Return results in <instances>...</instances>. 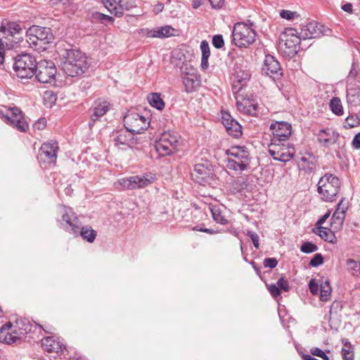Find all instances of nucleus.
<instances>
[{"instance_id": "4468645a", "label": "nucleus", "mask_w": 360, "mask_h": 360, "mask_svg": "<svg viewBox=\"0 0 360 360\" xmlns=\"http://www.w3.org/2000/svg\"><path fill=\"white\" fill-rule=\"evenodd\" d=\"M0 117L5 118L7 124L12 125L20 131L24 132L28 129V124L18 108L7 109L6 113L0 110Z\"/></svg>"}, {"instance_id": "e2e57ef3", "label": "nucleus", "mask_w": 360, "mask_h": 360, "mask_svg": "<svg viewBox=\"0 0 360 360\" xmlns=\"http://www.w3.org/2000/svg\"><path fill=\"white\" fill-rule=\"evenodd\" d=\"M342 9L349 13H352V4L351 3H346L345 4L342 6Z\"/></svg>"}, {"instance_id": "49530a36", "label": "nucleus", "mask_w": 360, "mask_h": 360, "mask_svg": "<svg viewBox=\"0 0 360 360\" xmlns=\"http://www.w3.org/2000/svg\"><path fill=\"white\" fill-rule=\"evenodd\" d=\"M200 50L202 52V57H210V51L209 44L206 40H203L200 43Z\"/></svg>"}, {"instance_id": "aec40b11", "label": "nucleus", "mask_w": 360, "mask_h": 360, "mask_svg": "<svg viewBox=\"0 0 360 360\" xmlns=\"http://www.w3.org/2000/svg\"><path fill=\"white\" fill-rule=\"evenodd\" d=\"M270 129L274 135L273 141L275 142L285 141L292 133L291 125L286 122H274L271 124Z\"/></svg>"}, {"instance_id": "f3484780", "label": "nucleus", "mask_w": 360, "mask_h": 360, "mask_svg": "<svg viewBox=\"0 0 360 360\" xmlns=\"http://www.w3.org/2000/svg\"><path fill=\"white\" fill-rule=\"evenodd\" d=\"M58 150V143L51 141L42 144L39 153V159L49 164H55Z\"/></svg>"}, {"instance_id": "9b49d317", "label": "nucleus", "mask_w": 360, "mask_h": 360, "mask_svg": "<svg viewBox=\"0 0 360 360\" xmlns=\"http://www.w3.org/2000/svg\"><path fill=\"white\" fill-rule=\"evenodd\" d=\"M244 63L245 61L242 58H238L236 60L233 73L235 79L232 86L234 94H238L241 91L250 76L247 69L248 66Z\"/></svg>"}, {"instance_id": "603ef678", "label": "nucleus", "mask_w": 360, "mask_h": 360, "mask_svg": "<svg viewBox=\"0 0 360 360\" xmlns=\"http://www.w3.org/2000/svg\"><path fill=\"white\" fill-rule=\"evenodd\" d=\"M347 208H348V202L344 198H342L340 201V202L338 204V207L336 209V211H340L343 214H345L346 211L347 210Z\"/></svg>"}, {"instance_id": "b1692460", "label": "nucleus", "mask_w": 360, "mask_h": 360, "mask_svg": "<svg viewBox=\"0 0 360 360\" xmlns=\"http://www.w3.org/2000/svg\"><path fill=\"white\" fill-rule=\"evenodd\" d=\"M317 136L321 144L325 147H329L337 142L339 134L332 129H324L319 131Z\"/></svg>"}, {"instance_id": "680f3d73", "label": "nucleus", "mask_w": 360, "mask_h": 360, "mask_svg": "<svg viewBox=\"0 0 360 360\" xmlns=\"http://www.w3.org/2000/svg\"><path fill=\"white\" fill-rule=\"evenodd\" d=\"M346 123L348 124L349 127H354L356 125L358 122L353 117H347L346 119Z\"/></svg>"}, {"instance_id": "3c124183", "label": "nucleus", "mask_w": 360, "mask_h": 360, "mask_svg": "<svg viewBox=\"0 0 360 360\" xmlns=\"http://www.w3.org/2000/svg\"><path fill=\"white\" fill-rule=\"evenodd\" d=\"M279 290H283L285 292H288L289 290V285L288 282L284 278H281L276 283Z\"/></svg>"}, {"instance_id": "6e6d98bb", "label": "nucleus", "mask_w": 360, "mask_h": 360, "mask_svg": "<svg viewBox=\"0 0 360 360\" xmlns=\"http://www.w3.org/2000/svg\"><path fill=\"white\" fill-rule=\"evenodd\" d=\"M214 8H220L224 5V0H209Z\"/></svg>"}, {"instance_id": "20e7f679", "label": "nucleus", "mask_w": 360, "mask_h": 360, "mask_svg": "<svg viewBox=\"0 0 360 360\" xmlns=\"http://www.w3.org/2000/svg\"><path fill=\"white\" fill-rule=\"evenodd\" d=\"M31 325L27 321H18L15 326L8 323L4 325L0 330V342L12 344L20 340L30 331Z\"/></svg>"}, {"instance_id": "39448f33", "label": "nucleus", "mask_w": 360, "mask_h": 360, "mask_svg": "<svg viewBox=\"0 0 360 360\" xmlns=\"http://www.w3.org/2000/svg\"><path fill=\"white\" fill-rule=\"evenodd\" d=\"M180 135L174 131L162 133L156 141L155 148L160 156L170 155L179 150L180 146Z\"/></svg>"}, {"instance_id": "393cba45", "label": "nucleus", "mask_w": 360, "mask_h": 360, "mask_svg": "<svg viewBox=\"0 0 360 360\" xmlns=\"http://www.w3.org/2000/svg\"><path fill=\"white\" fill-rule=\"evenodd\" d=\"M63 221L68 224L74 234L79 233V227L77 226V218L70 207L63 206L60 208Z\"/></svg>"}, {"instance_id": "cd10ccee", "label": "nucleus", "mask_w": 360, "mask_h": 360, "mask_svg": "<svg viewBox=\"0 0 360 360\" xmlns=\"http://www.w3.org/2000/svg\"><path fill=\"white\" fill-rule=\"evenodd\" d=\"M41 345L44 350L49 353H59L65 346L54 337H46L41 340Z\"/></svg>"}, {"instance_id": "473e14b6", "label": "nucleus", "mask_w": 360, "mask_h": 360, "mask_svg": "<svg viewBox=\"0 0 360 360\" xmlns=\"http://www.w3.org/2000/svg\"><path fill=\"white\" fill-rule=\"evenodd\" d=\"M346 266L350 274L355 277H360V262L353 259L346 260Z\"/></svg>"}, {"instance_id": "0e129e2a", "label": "nucleus", "mask_w": 360, "mask_h": 360, "mask_svg": "<svg viewBox=\"0 0 360 360\" xmlns=\"http://www.w3.org/2000/svg\"><path fill=\"white\" fill-rule=\"evenodd\" d=\"M310 352L314 356H319L321 354L322 350L318 347H313L311 349Z\"/></svg>"}, {"instance_id": "423d86ee", "label": "nucleus", "mask_w": 360, "mask_h": 360, "mask_svg": "<svg viewBox=\"0 0 360 360\" xmlns=\"http://www.w3.org/2000/svg\"><path fill=\"white\" fill-rule=\"evenodd\" d=\"M340 181L339 179L331 174H326L321 177L317 187V191L321 199L326 202H333L339 192Z\"/></svg>"}, {"instance_id": "5701e85b", "label": "nucleus", "mask_w": 360, "mask_h": 360, "mask_svg": "<svg viewBox=\"0 0 360 360\" xmlns=\"http://www.w3.org/2000/svg\"><path fill=\"white\" fill-rule=\"evenodd\" d=\"M237 109L241 113L248 115L254 116L257 114V104L252 100L249 98H243L239 100L238 96H236Z\"/></svg>"}, {"instance_id": "4c0bfd02", "label": "nucleus", "mask_w": 360, "mask_h": 360, "mask_svg": "<svg viewBox=\"0 0 360 360\" xmlns=\"http://www.w3.org/2000/svg\"><path fill=\"white\" fill-rule=\"evenodd\" d=\"M330 108L332 112L337 115H342L343 114L341 101L337 97H334L330 100Z\"/></svg>"}, {"instance_id": "a878e982", "label": "nucleus", "mask_w": 360, "mask_h": 360, "mask_svg": "<svg viewBox=\"0 0 360 360\" xmlns=\"http://www.w3.org/2000/svg\"><path fill=\"white\" fill-rule=\"evenodd\" d=\"M322 27L323 26L317 22H310L303 26L300 32V36L303 39L319 37L322 34Z\"/></svg>"}, {"instance_id": "ea45409f", "label": "nucleus", "mask_w": 360, "mask_h": 360, "mask_svg": "<svg viewBox=\"0 0 360 360\" xmlns=\"http://www.w3.org/2000/svg\"><path fill=\"white\" fill-rule=\"evenodd\" d=\"M345 214L340 211H335L331 218V224H335L341 226L344 222Z\"/></svg>"}, {"instance_id": "2f4dec72", "label": "nucleus", "mask_w": 360, "mask_h": 360, "mask_svg": "<svg viewBox=\"0 0 360 360\" xmlns=\"http://www.w3.org/2000/svg\"><path fill=\"white\" fill-rule=\"evenodd\" d=\"M301 167L306 172L311 173L316 167L315 158L311 155L302 156L300 158Z\"/></svg>"}, {"instance_id": "c9c22d12", "label": "nucleus", "mask_w": 360, "mask_h": 360, "mask_svg": "<svg viewBox=\"0 0 360 360\" xmlns=\"http://www.w3.org/2000/svg\"><path fill=\"white\" fill-rule=\"evenodd\" d=\"M207 174V169L202 165H195L193 172L191 173L192 176L198 181L200 179H203Z\"/></svg>"}, {"instance_id": "c85d7f7f", "label": "nucleus", "mask_w": 360, "mask_h": 360, "mask_svg": "<svg viewBox=\"0 0 360 360\" xmlns=\"http://www.w3.org/2000/svg\"><path fill=\"white\" fill-rule=\"evenodd\" d=\"M313 233L319 236L323 240L330 243H336V237L333 231L323 226H317L313 229Z\"/></svg>"}, {"instance_id": "1a4fd4ad", "label": "nucleus", "mask_w": 360, "mask_h": 360, "mask_svg": "<svg viewBox=\"0 0 360 360\" xmlns=\"http://www.w3.org/2000/svg\"><path fill=\"white\" fill-rule=\"evenodd\" d=\"M155 179V174L147 173L143 175H136L121 179L117 181V184L123 189L134 190L146 187L153 183Z\"/></svg>"}, {"instance_id": "c03bdc74", "label": "nucleus", "mask_w": 360, "mask_h": 360, "mask_svg": "<svg viewBox=\"0 0 360 360\" xmlns=\"http://www.w3.org/2000/svg\"><path fill=\"white\" fill-rule=\"evenodd\" d=\"M212 44L216 49H221L224 46V41L222 35H214L212 37Z\"/></svg>"}, {"instance_id": "f257e3e1", "label": "nucleus", "mask_w": 360, "mask_h": 360, "mask_svg": "<svg viewBox=\"0 0 360 360\" xmlns=\"http://www.w3.org/2000/svg\"><path fill=\"white\" fill-rule=\"evenodd\" d=\"M65 60L62 63V68L66 75L77 77L82 75L89 68L86 57L78 50H65L63 55Z\"/></svg>"}, {"instance_id": "dca6fc26", "label": "nucleus", "mask_w": 360, "mask_h": 360, "mask_svg": "<svg viewBox=\"0 0 360 360\" xmlns=\"http://www.w3.org/2000/svg\"><path fill=\"white\" fill-rule=\"evenodd\" d=\"M104 6L112 15L122 16L124 11H129L134 6L131 0H102Z\"/></svg>"}, {"instance_id": "a18cd8bd", "label": "nucleus", "mask_w": 360, "mask_h": 360, "mask_svg": "<svg viewBox=\"0 0 360 360\" xmlns=\"http://www.w3.org/2000/svg\"><path fill=\"white\" fill-rule=\"evenodd\" d=\"M323 262V257L320 253L316 254L309 262L311 266H318Z\"/></svg>"}, {"instance_id": "5fc2aeb1", "label": "nucleus", "mask_w": 360, "mask_h": 360, "mask_svg": "<svg viewBox=\"0 0 360 360\" xmlns=\"http://www.w3.org/2000/svg\"><path fill=\"white\" fill-rule=\"evenodd\" d=\"M46 124V121L44 118H41L38 120L36 122L34 123L33 127L37 130H42L45 128Z\"/></svg>"}, {"instance_id": "338daca9", "label": "nucleus", "mask_w": 360, "mask_h": 360, "mask_svg": "<svg viewBox=\"0 0 360 360\" xmlns=\"http://www.w3.org/2000/svg\"><path fill=\"white\" fill-rule=\"evenodd\" d=\"M53 4H62L64 6H67L70 4L71 0H51Z\"/></svg>"}, {"instance_id": "052dcab7", "label": "nucleus", "mask_w": 360, "mask_h": 360, "mask_svg": "<svg viewBox=\"0 0 360 360\" xmlns=\"http://www.w3.org/2000/svg\"><path fill=\"white\" fill-rule=\"evenodd\" d=\"M330 212L326 213L324 215H323L316 222V227L317 226H322L321 225L326 221V219L329 217Z\"/></svg>"}, {"instance_id": "412c9836", "label": "nucleus", "mask_w": 360, "mask_h": 360, "mask_svg": "<svg viewBox=\"0 0 360 360\" xmlns=\"http://www.w3.org/2000/svg\"><path fill=\"white\" fill-rule=\"evenodd\" d=\"M222 124L227 132L235 137L242 135V127L229 112H223L221 115Z\"/></svg>"}, {"instance_id": "4d7b16f0", "label": "nucleus", "mask_w": 360, "mask_h": 360, "mask_svg": "<svg viewBox=\"0 0 360 360\" xmlns=\"http://www.w3.org/2000/svg\"><path fill=\"white\" fill-rule=\"evenodd\" d=\"M352 146L356 149L360 148V132L354 136L352 141Z\"/></svg>"}, {"instance_id": "7c9ffc66", "label": "nucleus", "mask_w": 360, "mask_h": 360, "mask_svg": "<svg viewBox=\"0 0 360 360\" xmlns=\"http://www.w3.org/2000/svg\"><path fill=\"white\" fill-rule=\"evenodd\" d=\"M21 31L20 26L15 22H8L6 25H1L0 32H1L6 37H13L15 34H18Z\"/></svg>"}, {"instance_id": "de8ad7c7", "label": "nucleus", "mask_w": 360, "mask_h": 360, "mask_svg": "<svg viewBox=\"0 0 360 360\" xmlns=\"http://www.w3.org/2000/svg\"><path fill=\"white\" fill-rule=\"evenodd\" d=\"M309 288L311 294L313 295H317L320 287L319 283L316 282L315 279H311L309 283Z\"/></svg>"}, {"instance_id": "c756f323", "label": "nucleus", "mask_w": 360, "mask_h": 360, "mask_svg": "<svg viewBox=\"0 0 360 360\" xmlns=\"http://www.w3.org/2000/svg\"><path fill=\"white\" fill-rule=\"evenodd\" d=\"M174 29L171 26L157 27L148 32V37L164 38L174 35Z\"/></svg>"}, {"instance_id": "9d476101", "label": "nucleus", "mask_w": 360, "mask_h": 360, "mask_svg": "<svg viewBox=\"0 0 360 360\" xmlns=\"http://www.w3.org/2000/svg\"><path fill=\"white\" fill-rule=\"evenodd\" d=\"M56 68L51 60H41L37 63L34 75L41 83H51L55 81Z\"/></svg>"}, {"instance_id": "72a5a7b5", "label": "nucleus", "mask_w": 360, "mask_h": 360, "mask_svg": "<svg viewBox=\"0 0 360 360\" xmlns=\"http://www.w3.org/2000/svg\"><path fill=\"white\" fill-rule=\"evenodd\" d=\"M150 105L158 110H162L165 108V102L158 93H152L148 97Z\"/></svg>"}, {"instance_id": "6e6552de", "label": "nucleus", "mask_w": 360, "mask_h": 360, "mask_svg": "<svg viewBox=\"0 0 360 360\" xmlns=\"http://www.w3.org/2000/svg\"><path fill=\"white\" fill-rule=\"evenodd\" d=\"M255 31L243 22L236 23L233 30V41L238 47H248L255 41Z\"/></svg>"}, {"instance_id": "bf43d9fd", "label": "nucleus", "mask_w": 360, "mask_h": 360, "mask_svg": "<svg viewBox=\"0 0 360 360\" xmlns=\"http://www.w3.org/2000/svg\"><path fill=\"white\" fill-rule=\"evenodd\" d=\"M5 59L4 46L1 39H0V65L4 63Z\"/></svg>"}, {"instance_id": "7ed1b4c3", "label": "nucleus", "mask_w": 360, "mask_h": 360, "mask_svg": "<svg viewBox=\"0 0 360 360\" xmlns=\"http://www.w3.org/2000/svg\"><path fill=\"white\" fill-rule=\"evenodd\" d=\"M27 41L30 46L41 52L46 49V45L53 42L54 36L51 28L33 25L27 32Z\"/></svg>"}, {"instance_id": "774afa93", "label": "nucleus", "mask_w": 360, "mask_h": 360, "mask_svg": "<svg viewBox=\"0 0 360 360\" xmlns=\"http://www.w3.org/2000/svg\"><path fill=\"white\" fill-rule=\"evenodd\" d=\"M99 16H100V18L101 20H108V21H113V18L111 16H109V15H105V14H103V13H99Z\"/></svg>"}, {"instance_id": "4be33fe9", "label": "nucleus", "mask_w": 360, "mask_h": 360, "mask_svg": "<svg viewBox=\"0 0 360 360\" xmlns=\"http://www.w3.org/2000/svg\"><path fill=\"white\" fill-rule=\"evenodd\" d=\"M262 72L273 78L278 77L282 75L278 61L271 55L265 56Z\"/></svg>"}, {"instance_id": "a19ab883", "label": "nucleus", "mask_w": 360, "mask_h": 360, "mask_svg": "<svg viewBox=\"0 0 360 360\" xmlns=\"http://www.w3.org/2000/svg\"><path fill=\"white\" fill-rule=\"evenodd\" d=\"M318 247L310 242L304 243L300 248L301 251L304 253H311L316 251Z\"/></svg>"}, {"instance_id": "f03ea898", "label": "nucleus", "mask_w": 360, "mask_h": 360, "mask_svg": "<svg viewBox=\"0 0 360 360\" xmlns=\"http://www.w3.org/2000/svg\"><path fill=\"white\" fill-rule=\"evenodd\" d=\"M227 155L226 167L229 169L237 172L246 170L250 162V154L245 146H235L226 152Z\"/></svg>"}, {"instance_id": "2eb2a0df", "label": "nucleus", "mask_w": 360, "mask_h": 360, "mask_svg": "<svg viewBox=\"0 0 360 360\" xmlns=\"http://www.w3.org/2000/svg\"><path fill=\"white\" fill-rule=\"evenodd\" d=\"M293 28H287L281 37L280 46L285 49L288 54H295L297 52V46L300 44L302 37L300 34Z\"/></svg>"}, {"instance_id": "0eeeda50", "label": "nucleus", "mask_w": 360, "mask_h": 360, "mask_svg": "<svg viewBox=\"0 0 360 360\" xmlns=\"http://www.w3.org/2000/svg\"><path fill=\"white\" fill-rule=\"evenodd\" d=\"M36 60L31 55L22 53L18 56L13 63V70L21 79L32 78L34 75Z\"/></svg>"}, {"instance_id": "09e8293b", "label": "nucleus", "mask_w": 360, "mask_h": 360, "mask_svg": "<svg viewBox=\"0 0 360 360\" xmlns=\"http://www.w3.org/2000/svg\"><path fill=\"white\" fill-rule=\"evenodd\" d=\"M267 288L272 297L276 298L277 297L280 296L281 291L277 284L268 285Z\"/></svg>"}, {"instance_id": "ddd939ff", "label": "nucleus", "mask_w": 360, "mask_h": 360, "mask_svg": "<svg viewBox=\"0 0 360 360\" xmlns=\"http://www.w3.org/2000/svg\"><path fill=\"white\" fill-rule=\"evenodd\" d=\"M269 153L274 160L286 162L293 158L295 150L289 143L273 141L269 146Z\"/></svg>"}, {"instance_id": "79ce46f5", "label": "nucleus", "mask_w": 360, "mask_h": 360, "mask_svg": "<svg viewBox=\"0 0 360 360\" xmlns=\"http://www.w3.org/2000/svg\"><path fill=\"white\" fill-rule=\"evenodd\" d=\"M280 16L286 20H292L299 17V14L295 11L288 10H281L280 11Z\"/></svg>"}, {"instance_id": "bb28decb", "label": "nucleus", "mask_w": 360, "mask_h": 360, "mask_svg": "<svg viewBox=\"0 0 360 360\" xmlns=\"http://www.w3.org/2000/svg\"><path fill=\"white\" fill-rule=\"evenodd\" d=\"M183 82L186 91L191 93L195 91L200 84L199 75L193 70L191 73H188L183 77Z\"/></svg>"}, {"instance_id": "13d9d810", "label": "nucleus", "mask_w": 360, "mask_h": 360, "mask_svg": "<svg viewBox=\"0 0 360 360\" xmlns=\"http://www.w3.org/2000/svg\"><path fill=\"white\" fill-rule=\"evenodd\" d=\"M232 185L236 191H240L243 188V183L240 182L239 179L233 180Z\"/></svg>"}, {"instance_id": "864d4df0", "label": "nucleus", "mask_w": 360, "mask_h": 360, "mask_svg": "<svg viewBox=\"0 0 360 360\" xmlns=\"http://www.w3.org/2000/svg\"><path fill=\"white\" fill-rule=\"evenodd\" d=\"M248 236L251 238L254 246L256 248H258L259 246V236L256 233L252 232V231H248Z\"/></svg>"}, {"instance_id": "58836bf2", "label": "nucleus", "mask_w": 360, "mask_h": 360, "mask_svg": "<svg viewBox=\"0 0 360 360\" xmlns=\"http://www.w3.org/2000/svg\"><path fill=\"white\" fill-rule=\"evenodd\" d=\"M213 219L221 224H226L227 219L221 214V212L217 207H212L210 208Z\"/></svg>"}, {"instance_id": "37998d69", "label": "nucleus", "mask_w": 360, "mask_h": 360, "mask_svg": "<svg viewBox=\"0 0 360 360\" xmlns=\"http://www.w3.org/2000/svg\"><path fill=\"white\" fill-rule=\"evenodd\" d=\"M342 356L344 360H354V353L351 344H349L348 348L342 349Z\"/></svg>"}, {"instance_id": "f8f14e48", "label": "nucleus", "mask_w": 360, "mask_h": 360, "mask_svg": "<svg viewBox=\"0 0 360 360\" xmlns=\"http://www.w3.org/2000/svg\"><path fill=\"white\" fill-rule=\"evenodd\" d=\"M124 123L132 134L142 133L149 125L148 120L136 112H128L124 117Z\"/></svg>"}, {"instance_id": "e433bc0d", "label": "nucleus", "mask_w": 360, "mask_h": 360, "mask_svg": "<svg viewBox=\"0 0 360 360\" xmlns=\"http://www.w3.org/2000/svg\"><path fill=\"white\" fill-rule=\"evenodd\" d=\"M80 236L86 241L92 243L96 238V232L90 226H84L81 229Z\"/></svg>"}, {"instance_id": "a211bd4d", "label": "nucleus", "mask_w": 360, "mask_h": 360, "mask_svg": "<svg viewBox=\"0 0 360 360\" xmlns=\"http://www.w3.org/2000/svg\"><path fill=\"white\" fill-rule=\"evenodd\" d=\"M110 108L111 105L108 101L102 98L96 100L91 108L89 109L91 117V120L89 123V127H91L97 120L110 110Z\"/></svg>"}, {"instance_id": "8fccbe9b", "label": "nucleus", "mask_w": 360, "mask_h": 360, "mask_svg": "<svg viewBox=\"0 0 360 360\" xmlns=\"http://www.w3.org/2000/svg\"><path fill=\"white\" fill-rule=\"evenodd\" d=\"M264 267H269L273 269L276 267L278 264V261L276 258H266L264 259Z\"/></svg>"}, {"instance_id": "69168bd1", "label": "nucleus", "mask_w": 360, "mask_h": 360, "mask_svg": "<svg viewBox=\"0 0 360 360\" xmlns=\"http://www.w3.org/2000/svg\"><path fill=\"white\" fill-rule=\"evenodd\" d=\"M208 58L209 57H202L201 58V67L203 69H207L208 68Z\"/></svg>"}, {"instance_id": "f704fd0d", "label": "nucleus", "mask_w": 360, "mask_h": 360, "mask_svg": "<svg viewBox=\"0 0 360 360\" xmlns=\"http://www.w3.org/2000/svg\"><path fill=\"white\" fill-rule=\"evenodd\" d=\"M320 300L322 302H327L330 300L331 287L328 281L322 283L320 285Z\"/></svg>"}, {"instance_id": "6ab92c4d", "label": "nucleus", "mask_w": 360, "mask_h": 360, "mask_svg": "<svg viewBox=\"0 0 360 360\" xmlns=\"http://www.w3.org/2000/svg\"><path fill=\"white\" fill-rule=\"evenodd\" d=\"M110 139L111 142L118 148L131 147L134 143V134L126 128L112 132Z\"/></svg>"}]
</instances>
